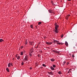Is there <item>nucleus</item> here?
<instances>
[{
    "label": "nucleus",
    "instance_id": "obj_10",
    "mask_svg": "<svg viewBox=\"0 0 77 77\" xmlns=\"http://www.w3.org/2000/svg\"><path fill=\"white\" fill-rule=\"evenodd\" d=\"M65 44L66 45V46H68V42L66 41L65 42Z\"/></svg>",
    "mask_w": 77,
    "mask_h": 77
},
{
    "label": "nucleus",
    "instance_id": "obj_17",
    "mask_svg": "<svg viewBox=\"0 0 77 77\" xmlns=\"http://www.w3.org/2000/svg\"><path fill=\"white\" fill-rule=\"evenodd\" d=\"M20 54L21 56L23 55V51H21L20 52Z\"/></svg>",
    "mask_w": 77,
    "mask_h": 77
},
{
    "label": "nucleus",
    "instance_id": "obj_14",
    "mask_svg": "<svg viewBox=\"0 0 77 77\" xmlns=\"http://www.w3.org/2000/svg\"><path fill=\"white\" fill-rule=\"evenodd\" d=\"M57 44H59V45H60V44H61V43H59L58 41L57 42Z\"/></svg>",
    "mask_w": 77,
    "mask_h": 77
},
{
    "label": "nucleus",
    "instance_id": "obj_24",
    "mask_svg": "<svg viewBox=\"0 0 77 77\" xmlns=\"http://www.w3.org/2000/svg\"><path fill=\"white\" fill-rule=\"evenodd\" d=\"M27 41L25 42V45H27Z\"/></svg>",
    "mask_w": 77,
    "mask_h": 77
},
{
    "label": "nucleus",
    "instance_id": "obj_36",
    "mask_svg": "<svg viewBox=\"0 0 77 77\" xmlns=\"http://www.w3.org/2000/svg\"><path fill=\"white\" fill-rule=\"evenodd\" d=\"M76 46H77V43L76 44Z\"/></svg>",
    "mask_w": 77,
    "mask_h": 77
},
{
    "label": "nucleus",
    "instance_id": "obj_15",
    "mask_svg": "<svg viewBox=\"0 0 77 77\" xmlns=\"http://www.w3.org/2000/svg\"><path fill=\"white\" fill-rule=\"evenodd\" d=\"M2 41L3 42V41H4V40L3 39H0V42H2Z\"/></svg>",
    "mask_w": 77,
    "mask_h": 77
},
{
    "label": "nucleus",
    "instance_id": "obj_4",
    "mask_svg": "<svg viewBox=\"0 0 77 77\" xmlns=\"http://www.w3.org/2000/svg\"><path fill=\"white\" fill-rule=\"evenodd\" d=\"M29 44L30 45H34V42H29Z\"/></svg>",
    "mask_w": 77,
    "mask_h": 77
},
{
    "label": "nucleus",
    "instance_id": "obj_38",
    "mask_svg": "<svg viewBox=\"0 0 77 77\" xmlns=\"http://www.w3.org/2000/svg\"><path fill=\"white\" fill-rule=\"evenodd\" d=\"M16 57H17V55H16Z\"/></svg>",
    "mask_w": 77,
    "mask_h": 77
},
{
    "label": "nucleus",
    "instance_id": "obj_22",
    "mask_svg": "<svg viewBox=\"0 0 77 77\" xmlns=\"http://www.w3.org/2000/svg\"><path fill=\"white\" fill-rule=\"evenodd\" d=\"M53 66L54 67V68H55L56 67V65H55L54 64H53Z\"/></svg>",
    "mask_w": 77,
    "mask_h": 77
},
{
    "label": "nucleus",
    "instance_id": "obj_21",
    "mask_svg": "<svg viewBox=\"0 0 77 77\" xmlns=\"http://www.w3.org/2000/svg\"><path fill=\"white\" fill-rule=\"evenodd\" d=\"M43 66H44L45 67H46V65H45V64H42Z\"/></svg>",
    "mask_w": 77,
    "mask_h": 77
},
{
    "label": "nucleus",
    "instance_id": "obj_26",
    "mask_svg": "<svg viewBox=\"0 0 77 77\" xmlns=\"http://www.w3.org/2000/svg\"><path fill=\"white\" fill-rule=\"evenodd\" d=\"M24 62H22V65H24Z\"/></svg>",
    "mask_w": 77,
    "mask_h": 77
},
{
    "label": "nucleus",
    "instance_id": "obj_16",
    "mask_svg": "<svg viewBox=\"0 0 77 77\" xmlns=\"http://www.w3.org/2000/svg\"><path fill=\"white\" fill-rule=\"evenodd\" d=\"M17 59H18V60H20V56L17 57Z\"/></svg>",
    "mask_w": 77,
    "mask_h": 77
},
{
    "label": "nucleus",
    "instance_id": "obj_1",
    "mask_svg": "<svg viewBox=\"0 0 77 77\" xmlns=\"http://www.w3.org/2000/svg\"><path fill=\"white\" fill-rule=\"evenodd\" d=\"M55 29L54 30V32L56 33H58V28H59V25H57V23H56L54 24Z\"/></svg>",
    "mask_w": 77,
    "mask_h": 77
},
{
    "label": "nucleus",
    "instance_id": "obj_37",
    "mask_svg": "<svg viewBox=\"0 0 77 77\" xmlns=\"http://www.w3.org/2000/svg\"><path fill=\"white\" fill-rule=\"evenodd\" d=\"M69 71H71V69H70L69 70Z\"/></svg>",
    "mask_w": 77,
    "mask_h": 77
},
{
    "label": "nucleus",
    "instance_id": "obj_34",
    "mask_svg": "<svg viewBox=\"0 0 77 77\" xmlns=\"http://www.w3.org/2000/svg\"><path fill=\"white\" fill-rule=\"evenodd\" d=\"M29 69H32V67H30Z\"/></svg>",
    "mask_w": 77,
    "mask_h": 77
},
{
    "label": "nucleus",
    "instance_id": "obj_29",
    "mask_svg": "<svg viewBox=\"0 0 77 77\" xmlns=\"http://www.w3.org/2000/svg\"><path fill=\"white\" fill-rule=\"evenodd\" d=\"M66 64V65H68V64H69V63H67Z\"/></svg>",
    "mask_w": 77,
    "mask_h": 77
},
{
    "label": "nucleus",
    "instance_id": "obj_7",
    "mask_svg": "<svg viewBox=\"0 0 77 77\" xmlns=\"http://www.w3.org/2000/svg\"><path fill=\"white\" fill-rule=\"evenodd\" d=\"M30 52L31 53H33V48L31 49L30 50Z\"/></svg>",
    "mask_w": 77,
    "mask_h": 77
},
{
    "label": "nucleus",
    "instance_id": "obj_9",
    "mask_svg": "<svg viewBox=\"0 0 77 77\" xmlns=\"http://www.w3.org/2000/svg\"><path fill=\"white\" fill-rule=\"evenodd\" d=\"M50 68L51 70H52V71H54V68L52 66H51L50 67Z\"/></svg>",
    "mask_w": 77,
    "mask_h": 77
},
{
    "label": "nucleus",
    "instance_id": "obj_30",
    "mask_svg": "<svg viewBox=\"0 0 77 77\" xmlns=\"http://www.w3.org/2000/svg\"><path fill=\"white\" fill-rule=\"evenodd\" d=\"M23 48V46H22L21 47V48Z\"/></svg>",
    "mask_w": 77,
    "mask_h": 77
},
{
    "label": "nucleus",
    "instance_id": "obj_20",
    "mask_svg": "<svg viewBox=\"0 0 77 77\" xmlns=\"http://www.w3.org/2000/svg\"><path fill=\"white\" fill-rule=\"evenodd\" d=\"M6 69L8 72H9V69H8V68H7Z\"/></svg>",
    "mask_w": 77,
    "mask_h": 77
},
{
    "label": "nucleus",
    "instance_id": "obj_25",
    "mask_svg": "<svg viewBox=\"0 0 77 77\" xmlns=\"http://www.w3.org/2000/svg\"><path fill=\"white\" fill-rule=\"evenodd\" d=\"M29 56H32V53L31 52L29 53Z\"/></svg>",
    "mask_w": 77,
    "mask_h": 77
},
{
    "label": "nucleus",
    "instance_id": "obj_18",
    "mask_svg": "<svg viewBox=\"0 0 77 77\" xmlns=\"http://www.w3.org/2000/svg\"><path fill=\"white\" fill-rule=\"evenodd\" d=\"M41 23H42V22H39L38 23V25H39H39H40V24H41Z\"/></svg>",
    "mask_w": 77,
    "mask_h": 77
},
{
    "label": "nucleus",
    "instance_id": "obj_11",
    "mask_svg": "<svg viewBox=\"0 0 77 77\" xmlns=\"http://www.w3.org/2000/svg\"><path fill=\"white\" fill-rule=\"evenodd\" d=\"M58 74H59L60 75L62 74V72H61V71H60L59 72H58Z\"/></svg>",
    "mask_w": 77,
    "mask_h": 77
},
{
    "label": "nucleus",
    "instance_id": "obj_27",
    "mask_svg": "<svg viewBox=\"0 0 77 77\" xmlns=\"http://www.w3.org/2000/svg\"><path fill=\"white\" fill-rule=\"evenodd\" d=\"M72 57H74V54L72 55Z\"/></svg>",
    "mask_w": 77,
    "mask_h": 77
},
{
    "label": "nucleus",
    "instance_id": "obj_3",
    "mask_svg": "<svg viewBox=\"0 0 77 77\" xmlns=\"http://www.w3.org/2000/svg\"><path fill=\"white\" fill-rule=\"evenodd\" d=\"M27 60H28V57L27 56H26L25 58L23 59V62H25V61H27Z\"/></svg>",
    "mask_w": 77,
    "mask_h": 77
},
{
    "label": "nucleus",
    "instance_id": "obj_31",
    "mask_svg": "<svg viewBox=\"0 0 77 77\" xmlns=\"http://www.w3.org/2000/svg\"><path fill=\"white\" fill-rule=\"evenodd\" d=\"M63 35H62L61 36V38H63Z\"/></svg>",
    "mask_w": 77,
    "mask_h": 77
},
{
    "label": "nucleus",
    "instance_id": "obj_2",
    "mask_svg": "<svg viewBox=\"0 0 77 77\" xmlns=\"http://www.w3.org/2000/svg\"><path fill=\"white\" fill-rule=\"evenodd\" d=\"M48 12L49 13H50V14H55V12H54V11L51 10H49Z\"/></svg>",
    "mask_w": 77,
    "mask_h": 77
},
{
    "label": "nucleus",
    "instance_id": "obj_8",
    "mask_svg": "<svg viewBox=\"0 0 77 77\" xmlns=\"http://www.w3.org/2000/svg\"><path fill=\"white\" fill-rule=\"evenodd\" d=\"M48 74H50V75H53V72H48Z\"/></svg>",
    "mask_w": 77,
    "mask_h": 77
},
{
    "label": "nucleus",
    "instance_id": "obj_23",
    "mask_svg": "<svg viewBox=\"0 0 77 77\" xmlns=\"http://www.w3.org/2000/svg\"><path fill=\"white\" fill-rule=\"evenodd\" d=\"M66 63V61H64L63 62V65H65V64Z\"/></svg>",
    "mask_w": 77,
    "mask_h": 77
},
{
    "label": "nucleus",
    "instance_id": "obj_6",
    "mask_svg": "<svg viewBox=\"0 0 77 77\" xmlns=\"http://www.w3.org/2000/svg\"><path fill=\"white\" fill-rule=\"evenodd\" d=\"M70 16V15H69V14L67 15L66 16V20H68V18H69V17Z\"/></svg>",
    "mask_w": 77,
    "mask_h": 77
},
{
    "label": "nucleus",
    "instance_id": "obj_12",
    "mask_svg": "<svg viewBox=\"0 0 77 77\" xmlns=\"http://www.w3.org/2000/svg\"><path fill=\"white\" fill-rule=\"evenodd\" d=\"M51 62H54V61L55 60L53 58L51 59Z\"/></svg>",
    "mask_w": 77,
    "mask_h": 77
},
{
    "label": "nucleus",
    "instance_id": "obj_33",
    "mask_svg": "<svg viewBox=\"0 0 77 77\" xmlns=\"http://www.w3.org/2000/svg\"><path fill=\"white\" fill-rule=\"evenodd\" d=\"M51 3L53 4V1H51Z\"/></svg>",
    "mask_w": 77,
    "mask_h": 77
},
{
    "label": "nucleus",
    "instance_id": "obj_13",
    "mask_svg": "<svg viewBox=\"0 0 77 77\" xmlns=\"http://www.w3.org/2000/svg\"><path fill=\"white\" fill-rule=\"evenodd\" d=\"M8 67H11V63H9L8 65Z\"/></svg>",
    "mask_w": 77,
    "mask_h": 77
},
{
    "label": "nucleus",
    "instance_id": "obj_5",
    "mask_svg": "<svg viewBox=\"0 0 77 77\" xmlns=\"http://www.w3.org/2000/svg\"><path fill=\"white\" fill-rule=\"evenodd\" d=\"M53 42H46V44L48 45H51V44H52Z\"/></svg>",
    "mask_w": 77,
    "mask_h": 77
},
{
    "label": "nucleus",
    "instance_id": "obj_32",
    "mask_svg": "<svg viewBox=\"0 0 77 77\" xmlns=\"http://www.w3.org/2000/svg\"><path fill=\"white\" fill-rule=\"evenodd\" d=\"M69 72H70V71L69 70L68 72V73H69Z\"/></svg>",
    "mask_w": 77,
    "mask_h": 77
},
{
    "label": "nucleus",
    "instance_id": "obj_35",
    "mask_svg": "<svg viewBox=\"0 0 77 77\" xmlns=\"http://www.w3.org/2000/svg\"><path fill=\"white\" fill-rule=\"evenodd\" d=\"M68 1H71V0H68Z\"/></svg>",
    "mask_w": 77,
    "mask_h": 77
},
{
    "label": "nucleus",
    "instance_id": "obj_28",
    "mask_svg": "<svg viewBox=\"0 0 77 77\" xmlns=\"http://www.w3.org/2000/svg\"><path fill=\"white\" fill-rule=\"evenodd\" d=\"M11 66H13V64H12V63H11Z\"/></svg>",
    "mask_w": 77,
    "mask_h": 77
},
{
    "label": "nucleus",
    "instance_id": "obj_19",
    "mask_svg": "<svg viewBox=\"0 0 77 77\" xmlns=\"http://www.w3.org/2000/svg\"><path fill=\"white\" fill-rule=\"evenodd\" d=\"M30 27L32 29H33V25H30Z\"/></svg>",
    "mask_w": 77,
    "mask_h": 77
}]
</instances>
